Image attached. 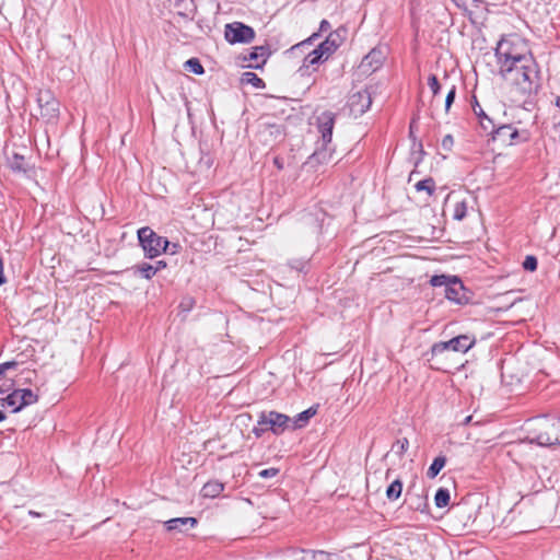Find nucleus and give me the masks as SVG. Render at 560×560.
<instances>
[{"label": "nucleus", "mask_w": 560, "mask_h": 560, "mask_svg": "<svg viewBox=\"0 0 560 560\" xmlns=\"http://www.w3.org/2000/svg\"><path fill=\"white\" fill-rule=\"evenodd\" d=\"M396 446L398 448L397 452L402 454L407 451V448L409 446V442L407 439H402V440L397 441Z\"/></svg>", "instance_id": "nucleus-40"}, {"label": "nucleus", "mask_w": 560, "mask_h": 560, "mask_svg": "<svg viewBox=\"0 0 560 560\" xmlns=\"http://www.w3.org/2000/svg\"><path fill=\"white\" fill-rule=\"evenodd\" d=\"M428 84L432 91L433 96H436L440 93L441 85L438 81L436 75L431 74L428 79Z\"/></svg>", "instance_id": "nucleus-34"}, {"label": "nucleus", "mask_w": 560, "mask_h": 560, "mask_svg": "<svg viewBox=\"0 0 560 560\" xmlns=\"http://www.w3.org/2000/svg\"><path fill=\"white\" fill-rule=\"evenodd\" d=\"M498 66H505L521 60L524 57H533L528 54L524 42L517 36L502 37L495 48Z\"/></svg>", "instance_id": "nucleus-2"}, {"label": "nucleus", "mask_w": 560, "mask_h": 560, "mask_svg": "<svg viewBox=\"0 0 560 560\" xmlns=\"http://www.w3.org/2000/svg\"><path fill=\"white\" fill-rule=\"evenodd\" d=\"M467 207L465 202H457L454 208V219L463 220L466 217Z\"/></svg>", "instance_id": "nucleus-32"}, {"label": "nucleus", "mask_w": 560, "mask_h": 560, "mask_svg": "<svg viewBox=\"0 0 560 560\" xmlns=\"http://www.w3.org/2000/svg\"><path fill=\"white\" fill-rule=\"evenodd\" d=\"M37 102L40 108V115L48 122H54L59 116V102L48 90L38 92Z\"/></svg>", "instance_id": "nucleus-7"}, {"label": "nucleus", "mask_w": 560, "mask_h": 560, "mask_svg": "<svg viewBox=\"0 0 560 560\" xmlns=\"http://www.w3.org/2000/svg\"><path fill=\"white\" fill-rule=\"evenodd\" d=\"M28 514H30L31 516H33V517H39V516H42V514H40V513H38V512H36V511H33V510H31V511L28 512Z\"/></svg>", "instance_id": "nucleus-44"}, {"label": "nucleus", "mask_w": 560, "mask_h": 560, "mask_svg": "<svg viewBox=\"0 0 560 560\" xmlns=\"http://www.w3.org/2000/svg\"><path fill=\"white\" fill-rule=\"evenodd\" d=\"M314 37H317V34H313L312 37H310L307 40L303 42L302 45H306V44H310Z\"/></svg>", "instance_id": "nucleus-45"}, {"label": "nucleus", "mask_w": 560, "mask_h": 560, "mask_svg": "<svg viewBox=\"0 0 560 560\" xmlns=\"http://www.w3.org/2000/svg\"><path fill=\"white\" fill-rule=\"evenodd\" d=\"M331 143H325L324 141L316 142V149L314 153L310 156V163L312 164H326L332 160L334 149L330 145Z\"/></svg>", "instance_id": "nucleus-13"}, {"label": "nucleus", "mask_w": 560, "mask_h": 560, "mask_svg": "<svg viewBox=\"0 0 560 560\" xmlns=\"http://www.w3.org/2000/svg\"><path fill=\"white\" fill-rule=\"evenodd\" d=\"M537 258L535 256H526L523 261V268L528 271H535L537 269Z\"/></svg>", "instance_id": "nucleus-33"}, {"label": "nucleus", "mask_w": 560, "mask_h": 560, "mask_svg": "<svg viewBox=\"0 0 560 560\" xmlns=\"http://www.w3.org/2000/svg\"><path fill=\"white\" fill-rule=\"evenodd\" d=\"M284 560H330V555L325 551L291 549L285 553Z\"/></svg>", "instance_id": "nucleus-12"}, {"label": "nucleus", "mask_w": 560, "mask_h": 560, "mask_svg": "<svg viewBox=\"0 0 560 560\" xmlns=\"http://www.w3.org/2000/svg\"><path fill=\"white\" fill-rule=\"evenodd\" d=\"M186 67L189 71L196 74H202L205 72L203 67L198 59L191 58L186 61Z\"/></svg>", "instance_id": "nucleus-31"}, {"label": "nucleus", "mask_w": 560, "mask_h": 560, "mask_svg": "<svg viewBox=\"0 0 560 560\" xmlns=\"http://www.w3.org/2000/svg\"><path fill=\"white\" fill-rule=\"evenodd\" d=\"M445 298L457 304H463L468 301L467 291L458 278L453 277L451 282L446 285Z\"/></svg>", "instance_id": "nucleus-11"}, {"label": "nucleus", "mask_w": 560, "mask_h": 560, "mask_svg": "<svg viewBox=\"0 0 560 560\" xmlns=\"http://www.w3.org/2000/svg\"><path fill=\"white\" fill-rule=\"evenodd\" d=\"M452 278L453 277L445 275H435L431 277L430 284L432 287H444L446 289V285L451 282Z\"/></svg>", "instance_id": "nucleus-29"}, {"label": "nucleus", "mask_w": 560, "mask_h": 560, "mask_svg": "<svg viewBox=\"0 0 560 560\" xmlns=\"http://www.w3.org/2000/svg\"><path fill=\"white\" fill-rule=\"evenodd\" d=\"M140 245L144 250L145 257L152 259L165 250L167 238L158 235L151 228L144 226L138 231Z\"/></svg>", "instance_id": "nucleus-5"}, {"label": "nucleus", "mask_w": 560, "mask_h": 560, "mask_svg": "<svg viewBox=\"0 0 560 560\" xmlns=\"http://www.w3.org/2000/svg\"><path fill=\"white\" fill-rule=\"evenodd\" d=\"M489 132L492 133L493 140L500 141L503 144H512L513 140L518 136V132L511 125H502L498 128L489 127Z\"/></svg>", "instance_id": "nucleus-14"}, {"label": "nucleus", "mask_w": 560, "mask_h": 560, "mask_svg": "<svg viewBox=\"0 0 560 560\" xmlns=\"http://www.w3.org/2000/svg\"><path fill=\"white\" fill-rule=\"evenodd\" d=\"M24 402V406L33 405L38 400V396L28 388L18 389Z\"/></svg>", "instance_id": "nucleus-27"}, {"label": "nucleus", "mask_w": 560, "mask_h": 560, "mask_svg": "<svg viewBox=\"0 0 560 560\" xmlns=\"http://www.w3.org/2000/svg\"><path fill=\"white\" fill-rule=\"evenodd\" d=\"M499 74L523 93H529L538 79L537 63L533 57H524L518 61L499 67Z\"/></svg>", "instance_id": "nucleus-1"}, {"label": "nucleus", "mask_w": 560, "mask_h": 560, "mask_svg": "<svg viewBox=\"0 0 560 560\" xmlns=\"http://www.w3.org/2000/svg\"><path fill=\"white\" fill-rule=\"evenodd\" d=\"M329 30H330V23L328 21H326V20H323L320 22L319 31L320 32H327Z\"/></svg>", "instance_id": "nucleus-42"}, {"label": "nucleus", "mask_w": 560, "mask_h": 560, "mask_svg": "<svg viewBox=\"0 0 560 560\" xmlns=\"http://www.w3.org/2000/svg\"><path fill=\"white\" fill-rule=\"evenodd\" d=\"M413 124H415V120H412L410 124V135H412Z\"/></svg>", "instance_id": "nucleus-48"}, {"label": "nucleus", "mask_w": 560, "mask_h": 560, "mask_svg": "<svg viewBox=\"0 0 560 560\" xmlns=\"http://www.w3.org/2000/svg\"><path fill=\"white\" fill-rule=\"evenodd\" d=\"M16 362L15 361H8V362H4V363H1L0 364V370L5 373V371L12 369V368H15L16 366Z\"/></svg>", "instance_id": "nucleus-41"}, {"label": "nucleus", "mask_w": 560, "mask_h": 560, "mask_svg": "<svg viewBox=\"0 0 560 560\" xmlns=\"http://www.w3.org/2000/svg\"><path fill=\"white\" fill-rule=\"evenodd\" d=\"M268 57V48L264 46H257L252 49L248 57L245 60L249 61L248 67L250 68H260L267 60Z\"/></svg>", "instance_id": "nucleus-16"}, {"label": "nucleus", "mask_w": 560, "mask_h": 560, "mask_svg": "<svg viewBox=\"0 0 560 560\" xmlns=\"http://www.w3.org/2000/svg\"><path fill=\"white\" fill-rule=\"evenodd\" d=\"M10 167L13 170V171H18V172H25V160L23 156L19 155V154H14L12 156V159L10 160Z\"/></svg>", "instance_id": "nucleus-30"}, {"label": "nucleus", "mask_w": 560, "mask_h": 560, "mask_svg": "<svg viewBox=\"0 0 560 560\" xmlns=\"http://www.w3.org/2000/svg\"><path fill=\"white\" fill-rule=\"evenodd\" d=\"M372 97L368 90L358 91L349 96L348 105L354 117L362 116L371 106Z\"/></svg>", "instance_id": "nucleus-9"}, {"label": "nucleus", "mask_w": 560, "mask_h": 560, "mask_svg": "<svg viewBox=\"0 0 560 560\" xmlns=\"http://www.w3.org/2000/svg\"><path fill=\"white\" fill-rule=\"evenodd\" d=\"M338 46L339 44L337 43L336 36L334 34H329V36L317 46V48L305 56L299 72L302 75L306 74L310 67L327 60L336 51Z\"/></svg>", "instance_id": "nucleus-4"}, {"label": "nucleus", "mask_w": 560, "mask_h": 560, "mask_svg": "<svg viewBox=\"0 0 560 560\" xmlns=\"http://www.w3.org/2000/svg\"><path fill=\"white\" fill-rule=\"evenodd\" d=\"M278 472H279L278 468L271 467V468L262 469L261 471H259L258 475L260 478L266 479V478H272V477L277 476Z\"/></svg>", "instance_id": "nucleus-36"}, {"label": "nucleus", "mask_w": 560, "mask_h": 560, "mask_svg": "<svg viewBox=\"0 0 560 560\" xmlns=\"http://www.w3.org/2000/svg\"><path fill=\"white\" fill-rule=\"evenodd\" d=\"M474 113L480 118L481 127L485 130H488L489 127H493L492 120L485 114L482 107L479 103L476 102V104L472 106Z\"/></svg>", "instance_id": "nucleus-21"}, {"label": "nucleus", "mask_w": 560, "mask_h": 560, "mask_svg": "<svg viewBox=\"0 0 560 560\" xmlns=\"http://www.w3.org/2000/svg\"><path fill=\"white\" fill-rule=\"evenodd\" d=\"M536 441L539 445H553V444H560V440L559 438L556 435V436H551L549 435L548 433H539L537 436H536Z\"/></svg>", "instance_id": "nucleus-28"}, {"label": "nucleus", "mask_w": 560, "mask_h": 560, "mask_svg": "<svg viewBox=\"0 0 560 560\" xmlns=\"http://www.w3.org/2000/svg\"><path fill=\"white\" fill-rule=\"evenodd\" d=\"M4 373L0 370V377L3 375Z\"/></svg>", "instance_id": "nucleus-51"}, {"label": "nucleus", "mask_w": 560, "mask_h": 560, "mask_svg": "<svg viewBox=\"0 0 560 560\" xmlns=\"http://www.w3.org/2000/svg\"><path fill=\"white\" fill-rule=\"evenodd\" d=\"M442 148L446 151H450L454 144V139L451 135H447L442 140Z\"/></svg>", "instance_id": "nucleus-39"}, {"label": "nucleus", "mask_w": 560, "mask_h": 560, "mask_svg": "<svg viewBox=\"0 0 560 560\" xmlns=\"http://www.w3.org/2000/svg\"><path fill=\"white\" fill-rule=\"evenodd\" d=\"M242 81L245 83H249L255 88H264L265 83L264 81L257 77L254 72H245L243 73Z\"/></svg>", "instance_id": "nucleus-26"}, {"label": "nucleus", "mask_w": 560, "mask_h": 560, "mask_svg": "<svg viewBox=\"0 0 560 560\" xmlns=\"http://www.w3.org/2000/svg\"><path fill=\"white\" fill-rule=\"evenodd\" d=\"M291 419L284 413L277 411L261 412L257 425L253 429V433L257 438H260L268 430L275 434H280L288 428Z\"/></svg>", "instance_id": "nucleus-3"}, {"label": "nucleus", "mask_w": 560, "mask_h": 560, "mask_svg": "<svg viewBox=\"0 0 560 560\" xmlns=\"http://www.w3.org/2000/svg\"><path fill=\"white\" fill-rule=\"evenodd\" d=\"M165 267H166V262L163 260H159V261H156L155 265H153L155 272L160 271L161 269H163Z\"/></svg>", "instance_id": "nucleus-43"}, {"label": "nucleus", "mask_w": 560, "mask_h": 560, "mask_svg": "<svg viewBox=\"0 0 560 560\" xmlns=\"http://www.w3.org/2000/svg\"><path fill=\"white\" fill-rule=\"evenodd\" d=\"M315 413L316 409L313 407L300 412L294 419V428L303 427L313 416H315Z\"/></svg>", "instance_id": "nucleus-22"}, {"label": "nucleus", "mask_w": 560, "mask_h": 560, "mask_svg": "<svg viewBox=\"0 0 560 560\" xmlns=\"http://www.w3.org/2000/svg\"><path fill=\"white\" fill-rule=\"evenodd\" d=\"M415 188L417 191H427L428 195H432L435 190V183L432 178H425L422 180H419Z\"/></svg>", "instance_id": "nucleus-24"}, {"label": "nucleus", "mask_w": 560, "mask_h": 560, "mask_svg": "<svg viewBox=\"0 0 560 560\" xmlns=\"http://www.w3.org/2000/svg\"><path fill=\"white\" fill-rule=\"evenodd\" d=\"M445 464H446L445 456H438V457H435L433 463L431 464V466L427 470L428 478H430V479L435 478L439 475V472L443 469Z\"/></svg>", "instance_id": "nucleus-19"}, {"label": "nucleus", "mask_w": 560, "mask_h": 560, "mask_svg": "<svg viewBox=\"0 0 560 560\" xmlns=\"http://www.w3.org/2000/svg\"><path fill=\"white\" fill-rule=\"evenodd\" d=\"M224 490V485L218 480L208 481L201 489L203 498H217Z\"/></svg>", "instance_id": "nucleus-17"}, {"label": "nucleus", "mask_w": 560, "mask_h": 560, "mask_svg": "<svg viewBox=\"0 0 560 560\" xmlns=\"http://www.w3.org/2000/svg\"><path fill=\"white\" fill-rule=\"evenodd\" d=\"M380 56V52H377L376 50H372L369 55L365 56V58L363 59V66L365 63H369L370 66L372 65V61H376L378 62V59L377 57Z\"/></svg>", "instance_id": "nucleus-38"}, {"label": "nucleus", "mask_w": 560, "mask_h": 560, "mask_svg": "<svg viewBox=\"0 0 560 560\" xmlns=\"http://www.w3.org/2000/svg\"><path fill=\"white\" fill-rule=\"evenodd\" d=\"M450 491L445 488H440L434 497V502L438 508H445L450 503Z\"/></svg>", "instance_id": "nucleus-23"}, {"label": "nucleus", "mask_w": 560, "mask_h": 560, "mask_svg": "<svg viewBox=\"0 0 560 560\" xmlns=\"http://www.w3.org/2000/svg\"><path fill=\"white\" fill-rule=\"evenodd\" d=\"M476 343V339L468 335H459L457 337L452 338L448 341H440L432 346L431 353L432 357H441L445 352L452 351L456 353H466L469 349L474 347Z\"/></svg>", "instance_id": "nucleus-6"}, {"label": "nucleus", "mask_w": 560, "mask_h": 560, "mask_svg": "<svg viewBox=\"0 0 560 560\" xmlns=\"http://www.w3.org/2000/svg\"><path fill=\"white\" fill-rule=\"evenodd\" d=\"M402 491V482L399 479L394 480L386 489V497L388 500H397Z\"/></svg>", "instance_id": "nucleus-20"}, {"label": "nucleus", "mask_w": 560, "mask_h": 560, "mask_svg": "<svg viewBox=\"0 0 560 560\" xmlns=\"http://www.w3.org/2000/svg\"><path fill=\"white\" fill-rule=\"evenodd\" d=\"M136 272H139L144 279H151L156 272L153 268V265L148 262H142L133 267Z\"/></svg>", "instance_id": "nucleus-25"}, {"label": "nucleus", "mask_w": 560, "mask_h": 560, "mask_svg": "<svg viewBox=\"0 0 560 560\" xmlns=\"http://www.w3.org/2000/svg\"><path fill=\"white\" fill-rule=\"evenodd\" d=\"M4 282L2 270L0 269V285Z\"/></svg>", "instance_id": "nucleus-46"}, {"label": "nucleus", "mask_w": 560, "mask_h": 560, "mask_svg": "<svg viewBox=\"0 0 560 560\" xmlns=\"http://www.w3.org/2000/svg\"><path fill=\"white\" fill-rule=\"evenodd\" d=\"M224 36L231 44L249 43L254 38L255 32L241 22H234L225 25Z\"/></svg>", "instance_id": "nucleus-8"}, {"label": "nucleus", "mask_w": 560, "mask_h": 560, "mask_svg": "<svg viewBox=\"0 0 560 560\" xmlns=\"http://www.w3.org/2000/svg\"><path fill=\"white\" fill-rule=\"evenodd\" d=\"M275 163L278 165L279 168H281L280 162H278V159L275 160Z\"/></svg>", "instance_id": "nucleus-50"}, {"label": "nucleus", "mask_w": 560, "mask_h": 560, "mask_svg": "<svg viewBox=\"0 0 560 560\" xmlns=\"http://www.w3.org/2000/svg\"><path fill=\"white\" fill-rule=\"evenodd\" d=\"M456 95V86L453 85L451 90L448 91L446 98H445V109L446 112L450 109L451 105L453 104Z\"/></svg>", "instance_id": "nucleus-35"}, {"label": "nucleus", "mask_w": 560, "mask_h": 560, "mask_svg": "<svg viewBox=\"0 0 560 560\" xmlns=\"http://www.w3.org/2000/svg\"><path fill=\"white\" fill-rule=\"evenodd\" d=\"M4 419H5V415L2 411H0V421H2Z\"/></svg>", "instance_id": "nucleus-47"}, {"label": "nucleus", "mask_w": 560, "mask_h": 560, "mask_svg": "<svg viewBox=\"0 0 560 560\" xmlns=\"http://www.w3.org/2000/svg\"><path fill=\"white\" fill-rule=\"evenodd\" d=\"M556 105H557L558 107H560V96L557 98V101H556Z\"/></svg>", "instance_id": "nucleus-49"}, {"label": "nucleus", "mask_w": 560, "mask_h": 560, "mask_svg": "<svg viewBox=\"0 0 560 560\" xmlns=\"http://www.w3.org/2000/svg\"><path fill=\"white\" fill-rule=\"evenodd\" d=\"M335 119L336 115L329 110L323 112L316 118L317 129L320 133L319 141H324V144L331 143Z\"/></svg>", "instance_id": "nucleus-10"}, {"label": "nucleus", "mask_w": 560, "mask_h": 560, "mask_svg": "<svg viewBox=\"0 0 560 560\" xmlns=\"http://www.w3.org/2000/svg\"><path fill=\"white\" fill-rule=\"evenodd\" d=\"M198 521L195 517H176L164 523L168 532H184L187 527H195Z\"/></svg>", "instance_id": "nucleus-15"}, {"label": "nucleus", "mask_w": 560, "mask_h": 560, "mask_svg": "<svg viewBox=\"0 0 560 560\" xmlns=\"http://www.w3.org/2000/svg\"><path fill=\"white\" fill-rule=\"evenodd\" d=\"M180 249V245L177 244V243H171L167 241V246L165 247V250H163V253H166V254H170V255H175L179 252Z\"/></svg>", "instance_id": "nucleus-37"}, {"label": "nucleus", "mask_w": 560, "mask_h": 560, "mask_svg": "<svg viewBox=\"0 0 560 560\" xmlns=\"http://www.w3.org/2000/svg\"><path fill=\"white\" fill-rule=\"evenodd\" d=\"M4 404L11 407L13 412H18L25 407L18 389L13 390L4 398Z\"/></svg>", "instance_id": "nucleus-18"}]
</instances>
